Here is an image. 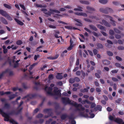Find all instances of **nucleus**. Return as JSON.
Segmentation results:
<instances>
[{"label":"nucleus","instance_id":"2f4dec72","mask_svg":"<svg viewBox=\"0 0 124 124\" xmlns=\"http://www.w3.org/2000/svg\"><path fill=\"white\" fill-rule=\"evenodd\" d=\"M109 33L111 35H113L115 33L113 30H110L109 31Z\"/></svg>","mask_w":124,"mask_h":124},{"label":"nucleus","instance_id":"bb28decb","mask_svg":"<svg viewBox=\"0 0 124 124\" xmlns=\"http://www.w3.org/2000/svg\"><path fill=\"white\" fill-rule=\"evenodd\" d=\"M3 5L5 7L8 9H10L11 8V6L6 4H4Z\"/></svg>","mask_w":124,"mask_h":124},{"label":"nucleus","instance_id":"393cba45","mask_svg":"<svg viewBox=\"0 0 124 124\" xmlns=\"http://www.w3.org/2000/svg\"><path fill=\"white\" fill-rule=\"evenodd\" d=\"M104 17L106 19H107L108 18L109 19L110 21L112 20V19H113V17H112L108 15H104Z\"/></svg>","mask_w":124,"mask_h":124},{"label":"nucleus","instance_id":"412c9836","mask_svg":"<svg viewBox=\"0 0 124 124\" xmlns=\"http://www.w3.org/2000/svg\"><path fill=\"white\" fill-rule=\"evenodd\" d=\"M87 9L89 11V12H91V11H94V9L93 8L90 7L89 6H87L86 7Z\"/></svg>","mask_w":124,"mask_h":124},{"label":"nucleus","instance_id":"2eb2a0df","mask_svg":"<svg viewBox=\"0 0 124 124\" xmlns=\"http://www.w3.org/2000/svg\"><path fill=\"white\" fill-rule=\"evenodd\" d=\"M89 27L91 29H92L95 31H97V30L96 28L93 25H89Z\"/></svg>","mask_w":124,"mask_h":124},{"label":"nucleus","instance_id":"b1692460","mask_svg":"<svg viewBox=\"0 0 124 124\" xmlns=\"http://www.w3.org/2000/svg\"><path fill=\"white\" fill-rule=\"evenodd\" d=\"M97 27L100 29L104 30H105V29L104 28V27L101 25H97Z\"/></svg>","mask_w":124,"mask_h":124},{"label":"nucleus","instance_id":"37998d69","mask_svg":"<svg viewBox=\"0 0 124 124\" xmlns=\"http://www.w3.org/2000/svg\"><path fill=\"white\" fill-rule=\"evenodd\" d=\"M111 79L113 81L115 82H117L118 81V80L117 78L114 77H112Z\"/></svg>","mask_w":124,"mask_h":124},{"label":"nucleus","instance_id":"4c0bfd02","mask_svg":"<svg viewBox=\"0 0 124 124\" xmlns=\"http://www.w3.org/2000/svg\"><path fill=\"white\" fill-rule=\"evenodd\" d=\"M107 53L109 56H112L113 55V53L110 51H108L107 52Z\"/></svg>","mask_w":124,"mask_h":124},{"label":"nucleus","instance_id":"6e6552de","mask_svg":"<svg viewBox=\"0 0 124 124\" xmlns=\"http://www.w3.org/2000/svg\"><path fill=\"white\" fill-rule=\"evenodd\" d=\"M100 23L101 24H104L107 27H110L111 26L109 23L104 20H103L102 22H100Z\"/></svg>","mask_w":124,"mask_h":124},{"label":"nucleus","instance_id":"f3484780","mask_svg":"<svg viewBox=\"0 0 124 124\" xmlns=\"http://www.w3.org/2000/svg\"><path fill=\"white\" fill-rule=\"evenodd\" d=\"M14 20L19 24L21 25H23V23L21 21L19 20L16 18H15L14 19Z\"/></svg>","mask_w":124,"mask_h":124},{"label":"nucleus","instance_id":"f704fd0d","mask_svg":"<svg viewBox=\"0 0 124 124\" xmlns=\"http://www.w3.org/2000/svg\"><path fill=\"white\" fill-rule=\"evenodd\" d=\"M97 47L99 48H102L103 47V46L100 43H98L97 44Z\"/></svg>","mask_w":124,"mask_h":124},{"label":"nucleus","instance_id":"13d9d810","mask_svg":"<svg viewBox=\"0 0 124 124\" xmlns=\"http://www.w3.org/2000/svg\"><path fill=\"white\" fill-rule=\"evenodd\" d=\"M75 80L77 82H78L79 81H80V79L79 78L77 77H75Z\"/></svg>","mask_w":124,"mask_h":124},{"label":"nucleus","instance_id":"7ed1b4c3","mask_svg":"<svg viewBox=\"0 0 124 124\" xmlns=\"http://www.w3.org/2000/svg\"><path fill=\"white\" fill-rule=\"evenodd\" d=\"M0 113H2V116L4 117V120L6 121H9V122L13 124H17V123L13 119L10 118L9 114L4 112L3 111L0 109Z\"/></svg>","mask_w":124,"mask_h":124},{"label":"nucleus","instance_id":"bf43d9fd","mask_svg":"<svg viewBox=\"0 0 124 124\" xmlns=\"http://www.w3.org/2000/svg\"><path fill=\"white\" fill-rule=\"evenodd\" d=\"M93 35L96 36L98 37L99 36L97 33H96L94 31L93 32Z\"/></svg>","mask_w":124,"mask_h":124},{"label":"nucleus","instance_id":"ea45409f","mask_svg":"<svg viewBox=\"0 0 124 124\" xmlns=\"http://www.w3.org/2000/svg\"><path fill=\"white\" fill-rule=\"evenodd\" d=\"M88 91V90L87 88H85L84 89H82L81 90V91L83 93L87 92Z\"/></svg>","mask_w":124,"mask_h":124},{"label":"nucleus","instance_id":"f8f14e48","mask_svg":"<svg viewBox=\"0 0 124 124\" xmlns=\"http://www.w3.org/2000/svg\"><path fill=\"white\" fill-rule=\"evenodd\" d=\"M19 61L20 60H17L16 61H15V60H14L13 61V62L14 64L15 67H16L18 66V62H19Z\"/></svg>","mask_w":124,"mask_h":124},{"label":"nucleus","instance_id":"ddd939ff","mask_svg":"<svg viewBox=\"0 0 124 124\" xmlns=\"http://www.w3.org/2000/svg\"><path fill=\"white\" fill-rule=\"evenodd\" d=\"M70 46L67 49L69 50H71L72 49L73 46V42L72 41L71 39H70Z\"/></svg>","mask_w":124,"mask_h":124},{"label":"nucleus","instance_id":"a211bd4d","mask_svg":"<svg viewBox=\"0 0 124 124\" xmlns=\"http://www.w3.org/2000/svg\"><path fill=\"white\" fill-rule=\"evenodd\" d=\"M80 2L81 3L86 5H88L90 3L88 1H87L80 0Z\"/></svg>","mask_w":124,"mask_h":124},{"label":"nucleus","instance_id":"c9c22d12","mask_svg":"<svg viewBox=\"0 0 124 124\" xmlns=\"http://www.w3.org/2000/svg\"><path fill=\"white\" fill-rule=\"evenodd\" d=\"M116 59L120 61H122V60L121 58L118 56H116Z\"/></svg>","mask_w":124,"mask_h":124},{"label":"nucleus","instance_id":"4be33fe9","mask_svg":"<svg viewBox=\"0 0 124 124\" xmlns=\"http://www.w3.org/2000/svg\"><path fill=\"white\" fill-rule=\"evenodd\" d=\"M99 2L101 3L105 4L108 2V0H99Z\"/></svg>","mask_w":124,"mask_h":124},{"label":"nucleus","instance_id":"6e6d98bb","mask_svg":"<svg viewBox=\"0 0 124 124\" xmlns=\"http://www.w3.org/2000/svg\"><path fill=\"white\" fill-rule=\"evenodd\" d=\"M100 32L102 33V34L104 36H107V34L105 32L102 31H100Z\"/></svg>","mask_w":124,"mask_h":124},{"label":"nucleus","instance_id":"dca6fc26","mask_svg":"<svg viewBox=\"0 0 124 124\" xmlns=\"http://www.w3.org/2000/svg\"><path fill=\"white\" fill-rule=\"evenodd\" d=\"M63 76L61 74L58 73L56 76V78L58 79H61L63 78Z\"/></svg>","mask_w":124,"mask_h":124},{"label":"nucleus","instance_id":"cd10ccee","mask_svg":"<svg viewBox=\"0 0 124 124\" xmlns=\"http://www.w3.org/2000/svg\"><path fill=\"white\" fill-rule=\"evenodd\" d=\"M114 31L116 33H120V31L118 29L114 28Z\"/></svg>","mask_w":124,"mask_h":124},{"label":"nucleus","instance_id":"72a5a7b5","mask_svg":"<svg viewBox=\"0 0 124 124\" xmlns=\"http://www.w3.org/2000/svg\"><path fill=\"white\" fill-rule=\"evenodd\" d=\"M104 63L106 65L109 64L110 63V62L108 60H105L104 61Z\"/></svg>","mask_w":124,"mask_h":124},{"label":"nucleus","instance_id":"69168bd1","mask_svg":"<svg viewBox=\"0 0 124 124\" xmlns=\"http://www.w3.org/2000/svg\"><path fill=\"white\" fill-rule=\"evenodd\" d=\"M113 88L115 90L116 89V84L114 83L113 84Z\"/></svg>","mask_w":124,"mask_h":124},{"label":"nucleus","instance_id":"09e8293b","mask_svg":"<svg viewBox=\"0 0 124 124\" xmlns=\"http://www.w3.org/2000/svg\"><path fill=\"white\" fill-rule=\"evenodd\" d=\"M64 8L66 9H70L71 8V6L69 5H66L64 6Z\"/></svg>","mask_w":124,"mask_h":124},{"label":"nucleus","instance_id":"c85d7f7f","mask_svg":"<svg viewBox=\"0 0 124 124\" xmlns=\"http://www.w3.org/2000/svg\"><path fill=\"white\" fill-rule=\"evenodd\" d=\"M75 82V79L72 78H70L69 80V82L71 83H73Z\"/></svg>","mask_w":124,"mask_h":124},{"label":"nucleus","instance_id":"c03bdc74","mask_svg":"<svg viewBox=\"0 0 124 124\" xmlns=\"http://www.w3.org/2000/svg\"><path fill=\"white\" fill-rule=\"evenodd\" d=\"M115 65L117 67H121V64L119 63H115Z\"/></svg>","mask_w":124,"mask_h":124},{"label":"nucleus","instance_id":"79ce46f5","mask_svg":"<svg viewBox=\"0 0 124 124\" xmlns=\"http://www.w3.org/2000/svg\"><path fill=\"white\" fill-rule=\"evenodd\" d=\"M115 37L117 39H119L121 37V36L118 34H116L115 35Z\"/></svg>","mask_w":124,"mask_h":124},{"label":"nucleus","instance_id":"5fc2aeb1","mask_svg":"<svg viewBox=\"0 0 124 124\" xmlns=\"http://www.w3.org/2000/svg\"><path fill=\"white\" fill-rule=\"evenodd\" d=\"M49 26L50 28L53 29H55L56 28V27L55 26L52 25H49Z\"/></svg>","mask_w":124,"mask_h":124},{"label":"nucleus","instance_id":"423d86ee","mask_svg":"<svg viewBox=\"0 0 124 124\" xmlns=\"http://www.w3.org/2000/svg\"><path fill=\"white\" fill-rule=\"evenodd\" d=\"M8 73L10 75H13V73L12 71H10L9 69H7L5 71H3L0 74V78H1L5 73Z\"/></svg>","mask_w":124,"mask_h":124},{"label":"nucleus","instance_id":"58836bf2","mask_svg":"<svg viewBox=\"0 0 124 124\" xmlns=\"http://www.w3.org/2000/svg\"><path fill=\"white\" fill-rule=\"evenodd\" d=\"M49 78L50 80L53 79V75L52 74L49 75Z\"/></svg>","mask_w":124,"mask_h":124},{"label":"nucleus","instance_id":"603ef678","mask_svg":"<svg viewBox=\"0 0 124 124\" xmlns=\"http://www.w3.org/2000/svg\"><path fill=\"white\" fill-rule=\"evenodd\" d=\"M20 6L24 10H25V8L24 5L20 4Z\"/></svg>","mask_w":124,"mask_h":124},{"label":"nucleus","instance_id":"4d7b16f0","mask_svg":"<svg viewBox=\"0 0 124 124\" xmlns=\"http://www.w3.org/2000/svg\"><path fill=\"white\" fill-rule=\"evenodd\" d=\"M74 20L75 21L77 22L78 23H81V20H80L77 19H74Z\"/></svg>","mask_w":124,"mask_h":124},{"label":"nucleus","instance_id":"680f3d73","mask_svg":"<svg viewBox=\"0 0 124 124\" xmlns=\"http://www.w3.org/2000/svg\"><path fill=\"white\" fill-rule=\"evenodd\" d=\"M66 9L64 8H60L59 11H63L66 10Z\"/></svg>","mask_w":124,"mask_h":124},{"label":"nucleus","instance_id":"4468645a","mask_svg":"<svg viewBox=\"0 0 124 124\" xmlns=\"http://www.w3.org/2000/svg\"><path fill=\"white\" fill-rule=\"evenodd\" d=\"M102 107L100 105H98L94 108V110L95 111H97L98 110L99 111H101V110Z\"/></svg>","mask_w":124,"mask_h":124},{"label":"nucleus","instance_id":"7c9ffc66","mask_svg":"<svg viewBox=\"0 0 124 124\" xmlns=\"http://www.w3.org/2000/svg\"><path fill=\"white\" fill-rule=\"evenodd\" d=\"M117 49L119 50H123L124 49V47L122 46H119L118 47Z\"/></svg>","mask_w":124,"mask_h":124},{"label":"nucleus","instance_id":"a19ab883","mask_svg":"<svg viewBox=\"0 0 124 124\" xmlns=\"http://www.w3.org/2000/svg\"><path fill=\"white\" fill-rule=\"evenodd\" d=\"M54 36L56 38H58L60 37L61 38V41H62L63 40L61 36H60L59 37H58L56 33H55L54 34Z\"/></svg>","mask_w":124,"mask_h":124},{"label":"nucleus","instance_id":"0e129e2a","mask_svg":"<svg viewBox=\"0 0 124 124\" xmlns=\"http://www.w3.org/2000/svg\"><path fill=\"white\" fill-rule=\"evenodd\" d=\"M43 115L41 114H39L37 116V117L38 118H40L43 116Z\"/></svg>","mask_w":124,"mask_h":124},{"label":"nucleus","instance_id":"6ab92c4d","mask_svg":"<svg viewBox=\"0 0 124 124\" xmlns=\"http://www.w3.org/2000/svg\"><path fill=\"white\" fill-rule=\"evenodd\" d=\"M10 106L9 104L7 103H6L4 105V108L6 109H8L10 107Z\"/></svg>","mask_w":124,"mask_h":124},{"label":"nucleus","instance_id":"c756f323","mask_svg":"<svg viewBox=\"0 0 124 124\" xmlns=\"http://www.w3.org/2000/svg\"><path fill=\"white\" fill-rule=\"evenodd\" d=\"M6 17H7L9 20L12 21L13 20L12 18L8 14Z\"/></svg>","mask_w":124,"mask_h":124},{"label":"nucleus","instance_id":"a18cd8bd","mask_svg":"<svg viewBox=\"0 0 124 124\" xmlns=\"http://www.w3.org/2000/svg\"><path fill=\"white\" fill-rule=\"evenodd\" d=\"M84 29L85 30L89 33H91L92 32L91 31L86 28L85 27L84 28Z\"/></svg>","mask_w":124,"mask_h":124},{"label":"nucleus","instance_id":"a878e982","mask_svg":"<svg viewBox=\"0 0 124 124\" xmlns=\"http://www.w3.org/2000/svg\"><path fill=\"white\" fill-rule=\"evenodd\" d=\"M20 97H18L16 100L15 101H13L12 102V103L13 104H16L18 103L17 101L18 100H19L20 99Z\"/></svg>","mask_w":124,"mask_h":124},{"label":"nucleus","instance_id":"9d476101","mask_svg":"<svg viewBox=\"0 0 124 124\" xmlns=\"http://www.w3.org/2000/svg\"><path fill=\"white\" fill-rule=\"evenodd\" d=\"M0 13L2 16L5 17H6L8 14L7 12L2 10H0Z\"/></svg>","mask_w":124,"mask_h":124},{"label":"nucleus","instance_id":"9b49d317","mask_svg":"<svg viewBox=\"0 0 124 124\" xmlns=\"http://www.w3.org/2000/svg\"><path fill=\"white\" fill-rule=\"evenodd\" d=\"M49 11L50 12V13H51V14H53V12L57 13H60V12L59 11L55 10V9H49Z\"/></svg>","mask_w":124,"mask_h":124},{"label":"nucleus","instance_id":"0eeeda50","mask_svg":"<svg viewBox=\"0 0 124 124\" xmlns=\"http://www.w3.org/2000/svg\"><path fill=\"white\" fill-rule=\"evenodd\" d=\"M33 97V95L30 94L25 96L22 99L24 100L26 102H27L32 98Z\"/></svg>","mask_w":124,"mask_h":124},{"label":"nucleus","instance_id":"3c124183","mask_svg":"<svg viewBox=\"0 0 124 124\" xmlns=\"http://www.w3.org/2000/svg\"><path fill=\"white\" fill-rule=\"evenodd\" d=\"M16 43L18 45H20L22 44V42L21 40H19Z\"/></svg>","mask_w":124,"mask_h":124},{"label":"nucleus","instance_id":"aec40b11","mask_svg":"<svg viewBox=\"0 0 124 124\" xmlns=\"http://www.w3.org/2000/svg\"><path fill=\"white\" fill-rule=\"evenodd\" d=\"M87 9L89 11V12H91V11H94V9L93 8L90 7L89 6H87L86 7Z\"/></svg>","mask_w":124,"mask_h":124},{"label":"nucleus","instance_id":"5701e85b","mask_svg":"<svg viewBox=\"0 0 124 124\" xmlns=\"http://www.w3.org/2000/svg\"><path fill=\"white\" fill-rule=\"evenodd\" d=\"M16 95L15 94H13L9 96L10 100H11L13 99L14 98L16 97Z\"/></svg>","mask_w":124,"mask_h":124},{"label":"nucleus","instance_id":"864d4df0","mask_svg":"<svg viewBox=\"0 0 124 124\" xmlns=\"http://www.w3.org/2000/svg\"><path fill=\"white\" fill-rule=\"evenodd\" d=\"M78 11H82L83 10L82 9H83V8L81 7L80 6H78Z\"/></svg>","mask_w":124,"mask_h":124},{"label":"nucleus","instance_id":"f257e3e1","mask_svg":"<svg viewBox=\"0 0 124 124\" xmlns=\"http://www.w3.org/2000/svg\"><path fill=\"white\" fill-rule=\"evenodd\" d=\"M62 100L64 104H69L72 105L75 107L78 110L83 111L85 109L84 108L82 107V105L80 104H78L76 102L70 100L69 98L62 97Z\"/></svg>","mask_w":124,"mask_h":124},{"label":"nucleus","instance_id":"8fccbe9b","mask_svg":"<svg viewBox=\"0 0 124 124\" xmlns=\"http://www.w3.org/2000/svg\"><path fill=\"white\" fill-rule=\"evenodd\" d=\"M81 16H83L84 17H86L87 16V15L85 13L82 12L81 14Z\"/></svg>","mask_w":124,"mask_h":124},{"label":"nucleus","instance_id":"1a4fd4ad","mask_svg":"<svg viewBox=\"0 0 124 124\" xmlns=\"http://www.w3.org/2000/svg\"><path fill=\"white\" fill-rule=\"evenodd\" d=\"M0 20L4 24H8V23L7 20L3 17H0Z\"/></svg>","mask_w":124,"mask_h":124},{"label":"nucleus","instance_id":"e433bc0d","mask_svg":"<svg viewBox=\"0 0 124 124\" xmlns=\"http://www.w3.org/2000/svg\"><path fill=\"white\" fill-rule=\"evenodd\" d=\"M35 6L37 7H40V8H42L43 7L41 5L38 4H35Z\"/></svg>","mask_w":124,"mask_h":124},{"label":"nucleus","instance_id":"49530a36","mask_svg":"<svg viewBox=\"0 0 124 124\" xmlns=\"http://www.w3.org/2000/svg\"><path fill=\"white\" fill-rule=\"evenodd\" d=\"M118 71V70H114L111 71V72L113 73H117Z\"/></svg>","mask_w":124,"mask_h":124},{"label":"nucleus","instance_id":"473e14b6","mask_svg":"<svg viewBox=\"0 0 124 124\" xmlns=\"http://www.w3.org/2000/svg\"><path fill=\"white\" fill-rule=\"evenodd\" d=\"M111 21V23L112 25L114 26H116V24L115 23V21L113 19H112V20H110Z\"/></svg>","mask_w":124,"mask_h":124},{"label":"nucleus","instance_id":"f03ea898","mask_svg":"<svg viewBox=\"0 0 124 124\" xmlns=\"http://www.w3.org/2000/svg\"><path fill=\"white\" fill-rule=\"evenodd\" d=\"M54 86V85L53 84H51L50 86L48 87L46 86L45 88V90L46 91L47 93L50 95H54L57 96L58 97L61 96V94L60 93V91L59 90H58V89L57 87H55L54 88L53 92H52V87Z\"/></svg>","mask_w":124,"mask_h":124},{"label":"nucleus","instance_id":"de8ad7c7","mask_svg":"<svg viewBox=\"0 0 124 124\" xmlns=\"http://www.w3.org/2000/svg\"><path fill=\"white\" fill-rule=\"evenodd\" d=\"M93 52L94 53V54L95 55H96L98 53V51L97 50H96V49H95L93 50Z\"/></svg>","mask_w":124,"mask_h":124},{"label":"nucleus","instance_id":"e2e57ef3","mask_svg":"<svg viewBox=\"0 0 124 124\" xmlns=\"http://www.w3.org/2000/svg\"><path fill=\"white\" fill-rule=\"evenodd\" d=\"M65 28L68 29H72V27L71 26H66Z\"/></svg>","mask_w":124,"mask_h":124},{"label":"nucleus","instance_id":"39448f33","mask_svg":"<svg viewBox=\"0 0 124 124\" xmlns=\"http://www.w3.org/2000/svg\"><path fill=\"white\" fill-rule=\"evenodd\" d=\"M80 115L82 117H90L92 118L94 117V115L93 114H91V116H89L88 114L86 113H85L84 112H80L79 113Z\"/></svg>","mask_w":124,"mask_h":124},{"label":"nucleus","instance_id":"20e7f679","mask_svg":"<svg viewBox=\"0 0 124 124\" xmlns=\"http://www.w3.org/2000/svg\"><path fill=\"white\" fill-rule=\"evenodd\" d=\"M100 10L101 12L105 14L108 13V12L111 13H112L113 12V10L111 8L108 7L106 8H101Z\"/></svg>","mask_w":124,"mask_h":124},{"label":"nucleus","instance_id":"338daca9","mask_svg":"<svg viewBox=\"0 0 124 124\" xmlns=\"http://www.w3.org/2000/svg\"><path fill=\"white\" fill-rule=\"evenodd\" d=\"M81 74V72L79 71H78L76 72V74L78 75H80Z\"/></svg>","mask_w":124,"mask_h":124},{"label":"nucleus","instance_id":"052dcab7","mask_svg":"<svg viewBox=\"0 0 124 124\" xmlns=\"http://www.w3.org/2000/svg\"><path fill=\"white\" fill-rule=\"evenodd\" d=\"M66 117V116L65 115H62L61 117V118L62 119H65Z\"/></svg>","mask_w":124,"mask_h":124},{"label":"nucleus","instance_id":"774afa93","mask_svg":"<svg viewBox=\"0 0 124 124\" xmlns=\"http://www.w3.org/2000/svg\"><path fill=\"white\" fill-rule=\"evenodd\" d=\"M121 100L122 99H121L119 98L117 99V100L116 101V103H118L119 102L121 101Z\"/></svg>","mask_w":124,"mask_h":124}]
</instances>
